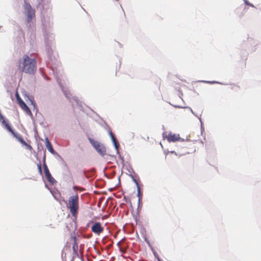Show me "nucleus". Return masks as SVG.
<instances>
[{
  "label": "nucleus",
  "instance_id": "1",
  "mask_svg": "<svg viewBox=\"0 0 261 261\" xmlns=\"http://www.w3.org/2000/svg\"><path fill=\"white\" fill-rule=\"evenodd\" d=\"M18 69L22 72L34 75L37 70V61L34 58H31L24 55L18 61Z\"/></svg>",
  "mask_w": 261,
  "mask_h": 261
},
{
  "label": "nucleus",
  "instance_id": "2",
  "mask_svg": "<svg viewBox=\"0 0 261 261\" xmlns=\"http://www.w3.org/2000/svg\"><path fill=\"white\" fill-rule=\"evenodd\" d=\"M67 207L73 217H76L79 210V198L77 194L70 196L68 199Z\"/></svg>",
  "mask_w": 261,
  "mask_h": 261
},
{
  "label": "nucleus",
  "instance_id": "3",
  "mask_svg": "<svg viewBox=\"0 0 261 261\" xmlns=\"http://www.w3.org/2000/svg\"><path fill=\"white\" fill-rule=\"evenodd\" d=\"M89 141L99 154L102 156L106 154V149L103 144L91 138H89Z\"/></svg>",
  "mask_w": 261,
  "mask_h": 261
},
{
  "label": "nucleus",
  "instance_id": "4",
  "mask_svg": "<svg viewBox=\"0 0 261 261\" xmlns=\"http://www.w3.org/2000/svg\"><path fill=\"white\" fill-rule=\"evenodd\" d=\"M24 9L25 10V13L27 16V21L28 22H30L35 17V10L32 9L30 4L27 2L24 3Z\"/></svg>",
  "mask_w": 261,
  "mask_h": 261
},
{
  "label": "nucleus",
  "instance_id": "5",
  "mask_svg": "<svg viewBox=\"0 0 261 261\" xmlns=\"http://www.w3.org/2000/svg\"><path fill=\"white\" fill-rule=\"evenodd\" d=\"M89 223H92L91 227V231L94 234L99 236L104 230V227L102 226L101 223L99 222H93L90 221Z\"/></svg>",
  "mask_w": 261,
  "mask_h": 261
},
{
  "label": "nucleus",
  "instance_id": "6",
  "mask_svg": "<svg viewBox=\"0 0 261 261\" xmlns=\"http://www.w3.org/2000/svg\"><path fill=\"white\" fill-rule=\"evenodd\" d=\"M16 99L20 107L29 115L32 116V113L30 108L21 99L18 94H16Z\"/></svg>",
  "mask_w": 261,
  "mask_h": 261
},
{
  "label": "nucleus",
  "instance_id": "7",
  "mask_svg": "<svg viewBox=\"0 0 261 261\" xmlns=\"http://www.w3.org/2000/svg\"><path fill=\"white\" fill-rule=\"evenodd\" d=\"M11 134L16 138L17 140L20 142L22 145L26 146L28 150H31L33 148L31 145L26 143L22 138V137L19 134L15 133L14 132L12 129V132H9Z\"/></svg>",
  "mask_w": 261,
  "mask_h": 261
},
{
  "label": "nucleus",
  "instance_id": "8",
  "mask_svg": "<svg viewBox=\"0 0 261 261\" xmlns=\"http://www.w3.org/2000/svg\"><path fill=\"white\" fill-rule=\"evenodd\" d=\"M166 138L169 142L183 141V139L180 137L179 135L172 134V133H169L167 135H166Z\"/></svg>",
  "mask_w": 261,
  "mask_h": 261
},
{
  "label": "nucleus",
  "instance_id": "9",
  "mask_svg": "<svg viewBox=\"0 0 261 261\" xmlns=\"http://www.w3.org/2000/svg\"><path fill=\"white\" fill-rule=\"evenodd\" d=\"M70 239L71 241H72L73 242L72 250L73 253L76 255H78L79 245L76 240V238L75 236H71Z\"/></svg>",
  "mask_w": 261,
  "mask_h": 261
},
{
  "label": "nucleus",
  "instance_id": "10",
  "mask_svg": "<svg viewBox=\"0 0 261 261\" xmlns=\"http://www.w3.org/2000/svg\"><path fill=\"white\" fill-rule=\"evenodd\" d=\"M0 119L1 121L3 124L4 126H5V128L9 131V132H12V128L10 126V125L8 124V123L6 121V120L4 119V117L0 114Z\"/></svg>",
  "mask_w": 261,
  "mask_h": 261
},
{
  "label": "nucleus",
  "instance_id": "11",
  "mask_svg": "<svg viewBox=\"0 0 261 261\" xmlns=\"http://www.w3.org/2000/svg\"><path fill=\"white\" fill-rule=\"evenodd\" d=\"M46 178L48 180V181L50 183L51 185H54L57 181L54 178V177L51 176V174L49 173L45 174Z\"/></svg>",
  "mask_w": 261,
  "mask_h": 261
},
{
  "label": "nucleus",
  "instance_id": "12",
  "mask_svg": "<svg viewBox=\"0 0 261 261\" xmlns=\"http://www.w3.org/2000/svg\"><path fill=\"white\" fill-rule=\"evenodd\" d=\"M46 147L49 151H50L51 153L54 154V150L51 143L49 142L47 138L46 139Z\"/></svg>",
  "mask_w": 261,
  "mask_h": 261
},
{
  "label": "nucleus",
  "instance_id": "13",
  "mask_svg": "<svg viewBox=\"0 0 261 261\" xmlns=\"http://www.w3.org/2000/svg\"><path fill=\"white\" fill-rule=\"evenodd\" d=\"M43 168H44V174H46L47 173H49V169H48V167L46 164L45 159L44 160V163H43Z\"/></svg>",
  "mask_w": 261,
  "mask_h": 261
},
{
  "label": "nucleus",
  "instance_id": "14",
  "mask_svg": "<svg viewBox=\"0 0 261 261\" xmlns=\"http://www.w3.org/2000/svg\"><path fill=\"white\" fill-rule=\"evenodd\" d=\"M114 146H115V147L117 150V151H118V148H119V143L118 142L117 140L115 141H114L113 142Z\"/></svg>",
  "mask_w": 261,
  "mask_h": 261
},
{
  "label": "nucleus",
  "instance_id": "15",
  "mask_svg": "<svg viewBox=\"0 0 261 261\" xmlns=\"http://www.w3.org/2000/svg\"><path fill=\"white\" fill-rule=\"evenodd\" d=\"M37 168L38 169V171L40 174H42V168H41V163H39L37 164Z\"/></svg>",
  "mask_w": 261,
  "mask_h": 261
},
{
  "label": "nucleus",
  "instance_id": "16",
  "mask_svg": "<svg viewBox=\"0 0 261 261\" xmlns=\"http://www.w3.org/2000/svg\"><path fill=\"white\" fill-rule=\"evenodd\" d=\"M244 2H245V4L249 5L251 7H254V6L253 5V4L249 3L247 1L244 0Z\"/></svg>",
  "mask_w": 261,
  "mask_h": 261
},
{
  "label": "nucleus",
  "instance_id": "17",
  "mask_svg": "<svg viewBox=\"0 0 261 261\" xmlns=\"http://www.w3.org/2000/svg\"><path fill=\"white\" fill-rule=\"evenodd\" d=\"M111 139H112L113 142L117 140V139L116 138L115 135L114 136L111 137Z\"/></svg>",
  "mask_w": 261,
  "mask_h": 261
},
{
  "label": "nucleus",
  "instance_id": "18",
  "mask_svg": "<svg viewBox=\"0 0 261 261\" xmlns=\"http://www.w3.org/2000/svg\"><path fill=\"white\" fill-rule=\"evenodd\" d=\"M111 139H112L113 142L117 140V139L116 138L115 135L114 136L111 137Z\"/></svg>",
  "mask_w": 261,
  "mask_h": 261
},
{
  "label": "nucleus",
  "instance_id": "19",
  "mask_svg": "<svg viewBox=\"0 0 261 261\" xmlns=\"http://www.w3.org/2000/svg\"><path fill=\"white\" fill-rule=\"evenodd\" d=\"M109 135L111 137L114 136L112 131L109 132Z\"/></svg>",
  "mask_w": 261,
  "mask_h": 261
},
{
  "label": "nucleus",
  "instance_id": "20",
  "mask_svg": "<svg viewBox=\"0 0 261 261\" xmlns=\"http://www.w3.org/2000/svg\"><path fill=\"white\" fill-rule=\"evenodd\" d=\"M204 83H215L214 82H208V81H204Z\"/></svg>",
  "mask_w": 261,
  "mask_h": 261
},
{
  "label": "nucleus",
  "instance_id": "21",
  "mask_svg": "<svg viewBox=\"0 0 261 261\" xmlns=\"http://www.w3.org/2000/svg\"><path fill=\"white\" fill-rule=\"evenodd\" d=\"M31 102H32V103L34 106H35V103H34V101L32 100V101H31Z\"/></svg>",
  "mask_w": 261,
  "mask_h": 261
}]
</instances>
